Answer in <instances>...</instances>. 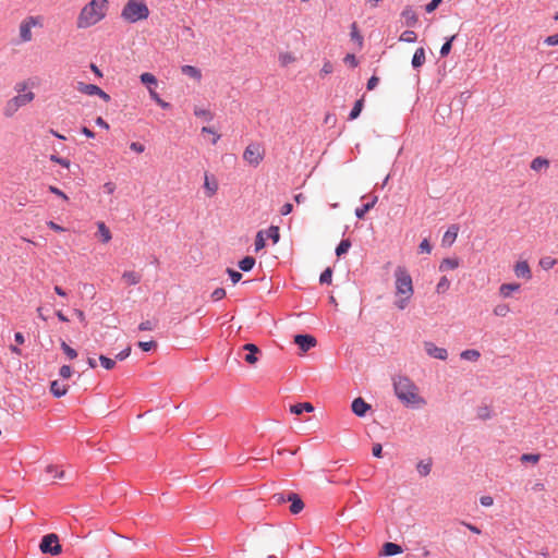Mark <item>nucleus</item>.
I'll return each mask as SVG.
<instances>
[{
	"instance_id": "338daca9",
	"label": "nucleus",
	"mask_w": 558,
	"mask_h": 558,
	"mask_svg": "<svg viewBox=\"0 0 558 558\" xmlns=\"http://www.w3.org/2000/svg\"><path fill=\"white\" fill-rule=\"evenodd\" d=\"M130 148H131L133 151L138 153V154L143 153V151H144V149H145L144 145H143V144H141V143H138V142H133V143H131Z\"/></svg>"
},
{
	"instance_id": "0e129e2a",
	"label": "nucleus",
	"mask_w": 558,
	"mask_h": 558,
	"mask_svg": "<svg viewBox=\"0 0 558 558\" xmlns=\"http://www.w3.org/2000/svg\"><path fill=\"white\" fill-rule=\"evenodd\" d=\"M130 354H131V348H130V347H128V348H125L124 350H122L120 353H118V354L116 355V360H118V361H123V360H125L126 357H129V356H130Z\"/></svg>"
},
{
	"instance_id": "2eb2a0df",
	"label": "nucleus",
	"mask_w": 558,
	"mask_h": 558,
	"mask_svg": "<svg viewBox=\"0 0 558 558\" xmlns=\"http://www.w3.org/2000/svg\"><path fill=\"white\" fill-rule=\"evenodd\" d=\"M458 232L459 227L457 225H451L442 236V245L451 246L457 240Z\"/></svg>"
},
{
	"instance_id": "ddd939ff",
	"label": "nucleus",
	"mask_w": 558,
	"mask_h": 558,
	"mask_svg": "<svg viewBox=\"0 0 558 558\" xmlns=\"http://www.w3.org/2000/svg\"><path fill=\"white\" fill-rule=\"evenodd\" d=\"M219 184L215 177L205 173L204 189L206 196L213 197L218 191Z\"/></svg>"
},
{
	"instance_id": "412c9836",
	"label": "nucleus",
	"mask_w": 558,
	"mask_h": 558,
	"mask_svg": "<svg viewBox=\"0 0 558 558\" xmlns=\"http://www.w3.org/2000/svg\"><path fill=\"white\" fill-rule=\"evenodd\" d=\"M520 289L519 283H502L499 287V295L502 298H509L513 292H517Z\"/></svg>"
},
{
	"instance_id": "864d4df0",
	"label": "nucleus",
	"mask_w": 558,
	"mask_h": 558,
	"mask_svg": "<svg viewBox=\"0 0 558 558\" xmlns=\"http://www.w3.org/2000/svg\"><path fill=\"white\" fill-rule=\"evenodd\" d=\"M226 296V290L223 288H217L211 293V299L214 301H220Z\"/></svg>"
},
{
	"instance_id": "bb28decb",
	"label": "nucleus",
	"mask_w": 558,
	"mask_h": 558,
	"mask_svg": "<svg viewBox=\"0 0 558 558\" xmlns=\"http://www.w3.org/2000/svg\"><path fill=\"white\" fill-rule=\"evenodd\" d=\"M425 62V50L423 47H420L415 50L413 58H412V65L413 68H420Z\"/></svg>"
},
{
	"instance_id": "6ab92c4d",
	"label": "nucleus",
	"mask_w": 558,
	"mask_h": 558,
	"mask_svg": "<svg viewBox=\"0 0 558 558\" xmlns=\"http://www.w3.org/2000/svg\"><path fill=\"white\" fill-rule=\"evenodd\" d=\"M181 72L184 75H187L191 78L195 80L196 82H199L202 80L201 70L194 65H183L181 66Z\"/></svg>"
},
{
	"instance_id": "9d476101",
	"label": "nucleus",
	"mask_w": 558,
	"mask_h": 558,
	"mask_svg": "<svg viewBox=\"0 0 558 558\" xmlns=\"http://www.w3.org/2000/svg\"><path fill=\"white\" fill-rule=\"evenodd\" d=\"M294 342L303 352H307L317 344L315 337L311 335H296L294 337Z\"/></svg>"
},
{
	"instance_id": "6e6552de",
	"label": "nucleus",
	"mask_w": 558,
	"mask_h": 558,
	"mask_svg": "<svg viewBox=\"0 0 558 558\" xmlns=\"http://www.w3.org/2000/svg\"><path fill=\"white\" fill-rule=\"evenodd\" d=\"M15 90L17 92V95L12 98L20 108L31 104L35 98V94L28 88L26 83L17 84Z\"/></svg>"
},
{
	"instance_id": "69168bd1",
	"label": "nucleus",
	"mask_w": 558,
	"mask_h": 558,
	"mask_svg": "<svg viewBox=\"0 0 558 558\" xmlns=\"http://www.w3.org/2000/svg\"><path fill=\"white\" fill-rule=\"evenodd\" d=\"M49 191H50L52 194H54V195H57V196H59V197L63 198L64 201H68V199H69V198H68V196H66V195H65V194H64L60 189H58V187H56V186H53V185H50V186H49Z\"/></svg>"
},
{
	"instance_id": "c756f323",
	"label": "nucleus",
	"mask_w": 558,
	"mask_h": 558,
	"mask_svg": "<svg viewBox=\"0 0 558 558\" xmlns=\"http://www.w3.org/2000/svg\"><path fill=\"white\" fill-rule=\"evenodd\" d=\"M383 553L386 556H395L402 553V548L398 544L388 542L384 544Z\"/></svg>"
},
{
	"instance_id": "052dcab7",
	"label": "nucleus",
	"mask_w": 558,
	"mask_h": 558,
	"mask_svg": "<svg viewBox=\"0 0 558 558\" xmlns=\"http://www.w3.org/2000/svg\"><path fill=\"white\" fill-rule=\"evenodd\" d=\"M202 132L203 133H207V134H213V136H214L213 137V144H216L219 141V138H220V135L217 134L211 128L204 126L202 129Z\"/></svg>"
},
{
	"instance_id": "c9c22d12",
	"label": "nucleus",
	"mask_w": 558,
	"mask_h": 558,
	"mask_svg": "<svg viewBox=\"0 0 558 558\" xmlns=\"http://www.w3.org/2000/svg\"><path fill=\"white\" fill-rule=\"evenodd\" d=\"M265 231L260 230L257 232L255 238V252L263 250L266 246Z\"/></svg>"
},
{
	"instance_id": "473e14b6",
	"label": "nucleus",
	"mask_w": 558,
	"mask_h": 558,
	"mask_svg": "<svg viewBox=\"0 0 558 558\" xmlns=\"http://www.w3.org/2000/svg\"><path fill=\"white\" fill-rule=\"evenodd\" d=\"M140 80L144 85L148 87V89L151 88V86H156L158 83L156 76L149 72L141 74Z\"/></svg>"
},
{
	"instance_id": "b1692460",
	"label": "nucleus",
	"mask_w": 558,
	"mask_h": 558,
	"mask_svg": "<svg viewBox=\"0 0 558 558\" xmlns=\"http://www.w3.org/2000/svg\"><path fill=\"white\" fill-rule=\"evenodd\" d=\"M401 15L404 19L405 24L408 26H414L417 23V15H416L415 11L412 8H410V7H407L402 11Z\"/></svg>"
},
{
	"instance_id": "79ce46f5",
	"label": "nucleus",
	"mask_w": 558,
	"mask_h": 558,
	"mask_svg": "<svg viewBox=\"0 0 558 558\" xmlns=\"http://www.w3.org/2000/svg\"><path fill=\"white\" fill-rule=\"evenodd\" d=\"M363 104H364L363 98H361V99L355 101V104H354V106H353V108H352V110L350 112V119L351 120H354V119H356L360 116V113H361V111L363 109Z\"/></svg>"
},
{
	"instance_id": "4468645a",
	"label": "nucleus",
	"mask_w": 558,
	"mask_h": 558,
	"mask_svg": "<svg viewBox=\"0 0 558 558\" xmlns=\"http://www.w3.org/2000/svg\"><path fill=\"white\" fill-rule=\"evenodd\" d=\"M514 274L519 278H524L526 280H530L532 278L531 268L526 260L518 262L514 265Z\"/></svg>"
},
{
	"instance_id": "7c9ffc66",
	"label": "nucleus",
	"mask_w": 558,
	"mask_h": 558,
	"mask_svg": "<svg viewBox=\"0 0 558 558\" xmlns=\"http://www.w3.org/2000/svg\"><path fill=\"white\" fill-rule=\"evenodd\" d=\"M460 357L465 361L476 362L481 357V353L475 349H468L460 353Z\"/></svg>"
},
{
	"instance_id": "cd10ccee",
	"label": "nucleus",
	"mask_w": 558,
	"mask_h": 558,
	"mask_svg": "<svg viewBox=\"0 0 558 558\" xmlns=\"http://www.w3.org/2000/svg\"><path fill=\"white\" fill-rule=\"evenodd\" d=\"M20 109V106L14 101L13 98L9 99L3 108V114L7 118L13 117Z\"/></svg>"
},
{
	"instance_id": "a18cd8bd",
	"label": "nucleus",
	"mask_w": 558,
	"mask_h": 558,
	"mask_svg": "<svg viewBox=\"0 0 558 558\" xmlns=\"http://www.w3.org/2000/svg\"><path fill=\"white\" fill-rule=\"evenodd\" d=\"M61 349L65 353L69 360H74L77 356V352L71 348L65 341L61 342Z\"/></svg>"
},
{
	"instance_id": "37998d69",
	"label": "nucleus",
	"mask_w": 558,
	"mask_h": 558,
	"mask_svg": "<svg viewBox=\"0 0 558 558\" xmlns=\"http://www.w3.org/2000/svg\"><path fill=\"white\" fill-rule=\"evenodd\" d=\"M351 247V242L350 240L345 239V240H342L338 246L336 247V254L337 256H341L343 254H345L349 248Z\"/></svg>"
},
{
	"instance_id": "3c124183",
	"label": "nucleus",
	"mask_w": 558,
	"mask_h": 558,
	"mask_svg": "<svg viewBox=\"0 0 558 558\" xmlns=\"http://www.w3.org/2000/svg\"><path fill=\"white\" fill-rule=\"evenodd\" d=\"M541 456L539 454H533V453H524L521 456L520 460L522 462H531V463H537L539 461Z\"/></svg>"
},
{
	"instance_id": "72a5a7b5",
	"label": "nucleus",
	"mask_w": 558,
	"mask_h": 558,
	"mask_svg": "<svg viewBox=\"0 0 558 558\" xmlns=\"http://www.w3.org/2000/svg\"><path fill=\"white\" fill-rule=\"evenodd\" d=\"M493 313L497 317H506L510 313V306L506 303L495 305Z\"/></svg>"
},
{
	"instance_id": "2f4dec72",
	"label": "nucleus",
	"mask_w": 558,
	"mask_h": 558,
	"mask_svg": "<svg viewBox=\"0 0 558 558\" xmlns=\"http://www.w3.org/2000/svg\"><path fill=\"white\" fill-rule=\"evenodd\" d=\"M377 199H378V197L374 196L372 202L363 205L362 207L356 208L355 209L356 217L362 219L365 216V214L375 206Z\"/></svg>"
},
{
	"instance_id": "423d86ee",
	"label": "nucleus",
	"mask_w": 558,
	"mask_h": 558,
	"mask_svg": "<svg viewBox=\"0 0 558 558\" xmlns=\"http://www.w3.org/2000/svg\"><path fill=\"white\" fill-rule=\"evenodd\" d=\"M39 549L43 554H50L53 556L62 553V547L59 543V537L54 533L47 534L43 537Z\"/></svg>"
},
{
	"instance_id": "774afa93",
	"label": "nucleus",
	"mask_w": 558,
	"mask_h": 558,
	"mask_svg": "<svg viewBox=\"0 0 558 558\" xmlns=\"http://www.w3.org/2000/svg\"><path fill=\"white\" fill-rule=\"evenodd\" d=\"M545 44H546L547 46H557V45H558V34H555V35L548 36V37L545 39Z\"/></svg>"
},
{
	"instance_id": "f257e3e1",
	"label": "nucleus",
	"mask_w": 558,
	"mask_h": 558,
	"mask_svg": "<svg viewBox=\"0 0 558 558\" xmlns=\"http://www.w3.org/2000/svg\"><path fill=\"white\" fill-rule=\"evenodd\" d=\"M395 306L399 311H403L410 304L413 294L414 287L413 280L408 271V269L403 266H398L395 269Z\"/></svg>"
},
{
	"instance_id": "39448f33",
	"label": "nucleus",
	"mask_w": 558,
	"mask_h": 558,
	"mask_svg": "<svg viewBox=\"0 0 558 558\" xmlns=\"http://www.w3.org/2000/svg\"><path fill=\"white\" fill-rule=\"evenodd\" d=\"M265 158V149L259 143H251L243 151V160L250 166L258 167Z\"/></svg>"
},
{
	"instance_id": "393cba45",
	"label": "nucleus",
	"mask_w": 558,
	"mask_h": 558,
	"mask_svg": "<svg viewBox=\"0 0 558 558\" xmlns=\"http://www.w3.org/2000/svg\"><path fill=\"white\" fill-rule=\"evenodd\" d=\"M123 281L129 286H135L141 281V275L136 271L129 270L122 274Z\"/></svg>"
},
{
	"instance_id": "5fc2aeb1",
	"label": "nucleus",
	"mask_w": 558,
	"mask_h": 558,
	"mask_svg": "<svg viewBox=\"0 0 558 558\" xmlns=\"http://www.w3.org/2000/svg\"><path fill=\"white\" fill-rule=\"evenodd\" d=\"M227 272L230 276L231 281H232L233 284L238 283L241 280V278H242L241 272H239L236 270H233L231 268H228Z\"/></svg>"
},
{
	"instance_id": "6e6d98bb",
	"label": "nucleus",
	"mask_w": 558,
	"mask_h": 558,
	"mask_svg": "<svg viewBox=\"0 0 558 558\" xmlns=\"http://www.w3.org/2000/svg\"><path fill=\"white\" fill-rule=\"evenodd\" d=\"M59 375L63 379L70 378L72 376V368H71V366H69V365L61 366V368L59 371Z\"/></svg>"
},
{
	"instance_id": "e433bc0d",
	"label": "nucleus",
	"mask_w": 558,
	"mask_h": 558,
	"mask_svg": "<svg viewBox=\"0 0 558 558\" xmlns=\"http://www.w3.org/2000/svg\"><path fill=\"white\" fill-rule=\"evenodd\" d=\"M450 281L447 277H441L436 286V292L438 294L446 293L449 290Z\"/></svg>"
},
{
	"instance_id": "e2e57ef3",
	"label": "nucleus",
	"mask_w": 558,
	"mask_h": 558,
	"mask_svg": "<svg viewBox=\"0 0 558 558\" xmlns=\"http://www.w3.org/2000/svg\"><path fill=\"white\" fill-rule=\"evenodd\" d=\"M480 502L484 507H490L494 504V499L492 496L485 495L480 498Z\"/></svg>"
},
{
	"instance_id": "20e7f679",
	"label": "nucleus",
	"mask_w": 558,
	"mask_h": 558,
	"mask_svg": "<svg viewBox=\"0 0 558 558\" xmlns=\"http://www.w3.org/2000/svg\"><path fill=\"white\" fill-rule=\"evenodd\" d=\"M150 11L146 0H128L122 10L121 19L130 24L145 21L149 17Z\"/></svg>"
},
{
	"instance_id": "58836bf2",
	"label": "nucleus",
	"mask_w": 558,
	"mask_h": 558,
	"mask_svg": "<svg viewBox=\"0 0 558 558\" xmlns=\"http://www.w3.org/2000/svg\"><path fill=\"white\" fill-rule=\"evenodd\" d=\"M416 470L421 476H427L430 473L432 463L420 461L416 465Z\"/></svg>"
},
{
	"instance_id": "bf43d9fd",
	"label": "nucleus",
	"mask_w": 558,
	"mask_h": 558,
	"mask_svg": "<svg viewBox=\"0 0 558 558\" xmlns=\"http://www.w3.org/2000/svg\"><path fill=\"white\" fill-rule=\"evenodd\" d=\"M138 347L143 350V351H149L151 350L153 348L156 347V342L155 341H140L138 342Z\"/></svg>"
},
{
	"instance_id": "a19ab883",
	"label": "nucleus",
	"mask_w": 558,
	"mask_h": 558,
	"mask_svg": "<svg viewBox=\"0 0 558 558\" xmlns=\"http://www.w3.org/2000/svg\"><path fill=\"white\" fill-rule=\"evenodd\" d=\"M99 362H100L101 366L107 371H111L116 367V360H112L106 355H100Z\"/></svg>"
},
{
	"instance_id": "de8ad7c7",
	"label": "nucleus",
	"mask_w": 558,
	"mask_h": 558,
	"mask_svg": "<svg viewBox=\"0 0 558 558\" xmlns=\"http://www.w3.org/2000/svg\"><path fill=\"white\" fill-rule=\"evenodd\" d=\"M417 36L413 31H405L400 35V40L404 43H414Z\"/></svg>"
},
{
	"instance_id": "aec40b11",
	"label": "nucleus",
	"mask_w": 558,
	"mask_h": 558,
	"mask_svg": "<svg viewBox=\"0 0 558 558\" xmlns=\"http://www.w3.org/2000/svg\"><path fill=\"white\" fill-rule=\"evenodd\" d=\"M314 407L310 402L296 403L290 407V412L295 415H301L303 412H313Z\"/></svg>"
},
{
	"instance_id": "a211bd4d",
	"label": "nucleus",
	"mask_w": 558,
	"mask_h": 558,
	"mask_svg": "<svg viewBox=\"0 0 558 558\" xmlns=\"http://www.w3.org/2000/svg\"><path fill=\"white\" fill-rule=\"evenodd\" d=\"M69 390V385L60 383L59 380H53L50 384V391L56 398H61L66 395Z\"/></svg>"
},
{
	"instance_id": "1a4fd4ad",
	"label": "nucleus",
	"mask_w": 558,
	"mask_h": 558,
	"mask_svg": "<svg viewBox=\"0 0 558 558\" xmlns=\"http://www.w3.org/2000/svg\"><path fill=\"white\" fill-rule=\"evenodd\" d=\"M424 350L430 357L445 361L448 357V351L445 348L437 347L432 341L424 342Z\"/></svg>"
},
{
	"instance_id": "9b49d317",
	"label": "nucleus",
	"mask_w": 558,
	"mask_h": 558,
	"mask_svg": "<svg viewBox=\"0 0 558 558\" xmlns=\"http://www.w3.org/2000/svg\"><path fill=\"white\" fill-rule=\"evenodd\" d=\"M243 351H246L247 353L244 355V360L250 365H255L258 362V354L260 353V350L257 345L254 343H246L242 347Z\"/></svg>"
},
{
	"instance_id": "c03bdc74",
	"label": "nucleus",
	"mask_w": 558,
	"mask_h": 558,
	"mask_svg": "<svg viewBox=\"0 0 558 558\" xmlns=\"http://www.w3.org/2000/svg\"><path fill=\"white\" fill-rule=\"evenodd\" d=\"M267 236L272 240L274 244L278 243L280 240L279 228L277 226L269 227L267 230Z\"/></svg>"
},
{
	"instance_id": "f03ea898",
	"label": "nucleus",
	"mask_w": 558,
	"mask_h": 558,
	"mask_svg": "<svg viewBox=\"0 0 558 558\" xmlns=\"http://www.w3.org/2000/svg\"><path fill=\"white\" fill-rule=\"evenodd\" d=\"M109 0H90L80 11L76 17V27L86 29L106 19L109 11Z\"/></svg>"
},
{
	"instance_id": "f3484780",
	"label": "nucleus",
	"mask_w": 558,
	"mask_h": 558,
	"mask_svg": "<svg viewBox=\"0 0 558 558\" xmlns=\"http://www.w3.org/2000/svg\"><path fill=\"white\" fill-rule=\"evenodd\" d=\"M76 89L81 94H84V95H87V96H97V94H99V92H100V87H98L97 85H95V84H86V83H83V82H78L77 83Z\"/></svg>"
},
{
	"instance_id": "49530a36",
	"label": "nucleus",
	"mask_w": 558,
	"mask_h": 558,
	"mask_svg": "<svg viewBox=\"0 0 558 558\" xmlns=\"http://www.w3.org/2000/svg\"><path fill=\"white\" fill-rule=\"evenodd\" d=\"M46 472L48 474H51L53 478H63L64 477V471H59L56 465L49 464L46 466Z\"/></svg>"
},
{
	"instance_id": "0eeeda50",
	"label": "nucleus",
	"mask_w": 558,
	"mask_h": 558,
	"mask_svg": "<svg viewBox=\"0 0 558 558\" xmlns=\"http://www.w3.org/2000/svg\"><path fill=\"white\" fill-rule=\"evenodd\" d=\"M40 25L39 19L35 16H28L24 19L19 27L20 39L22 43H28L33 39L32 29Z\"/></svg>"
},
{
	"instance_id": "f8f14e48",
	"label": "nucleus",
	"mask_w": 558,
	"mask_h": 558,
	"mask_svg": "<svg viewBox=\"0 0 558 558\" xmlns=\"http://www.w3.org/2000/svg\"><path fill=\"white\" fill-rule=\"evenodd\" d=\"M351 410L356 416L363 417L371 410V405L363 398L359 397L352 401Z\"/></svg>"
},
{
	"instance_id": "4c0bfd02",
	"label": "nucleus",
	"mask_w": 558,
	"mask_h": 558,
	"mask_svg": "<svg viewBox=\"0 0 558 558\" xmlns=\"http://www.w3.org/2000/svg\"><path fill=\"white\" fill-rule=\"evenodd\" d=\"M149 96L150 98L156 101V104L158 106H160L162 109H169L170 108V104L162 100L159 95L155 92L154 88H149Z\"/></svg>"
},
{
	"instance_id": "603ef678",
	"label": "nucleus",
	"mask_w": 558,
	"mask_h": 558,
	"mask_svg": "<svg viewBox=\"0 0 558 558\" xmlns=\"http://www.w3.org/2000/svg\"><path fill=\"white\" fill-rule=\"evenodd\" d=\"M50 160L56 162V163H59L61 165L62 167L64 168H69L71 162L69 159H65V158H61V157H58L57 155H51L50 156Z\"/></svg>"
},
{
	"instance_id": "4be33fe9",
	"label": "nucleus",
	"mask_w": 558,
	"mask_h": 558,
	"mask_svg": "<svg viewBox=\"0 0 558 558\" xmlns=\"http://www.w3.org/2000/svg\"><path fill=\"white\" fill-rule=\"evenodd\" d=\"M97 234L100 236L102 243H108L112 239L111 232L104 221L97 222Z\"/></svg>"
},
{
	"instance_id": "ea45409f",
	"label": "nucleus",
	"mask_w": 558,
	"mask_h": 558,
	"mask_svg": "<svg viewBox=\"0 0 558 558\" xmlns=\"http://www.w3.org/2000/svg\"><path fill=\"white\" fill-rule=\"evenodd\" d=\"M556 264H557V259L553 258L550 256H546V257H543L539 259V266L545 270H549V269L554 268V266Z\"/></svg>"
},
{
	"instance_id": "13d9d810",
	"label": "nucleus",
	"mask_w": 558,
	"mask_h": 558,
	"mask_svg": "<svg viewBox=\"0 0 558 558\" xmlns=\"http://www.w3.org/2000/svg\"><path fill=\"white\" fill-rule=\"evenodd\" d=\"M420 252L421 253H426V254H429L432 252V245L429 243V241L427 239H424L421 243H420Z\"/></svg>"
},
{
	"instance_id": "09e8293b",
	"label": "nucleus",
	"mask_w": 558,
	"mask_h": 558,
	"mask_svg": "<svg viewBox=\"0 0 558 558\" xmlns=\"http://www.w3.org/2000/svg\"><path fill=\"white\" fill-rule=\"evenodd\" d=\"M331 278H332V270H331V268L328 267L322 272V275L319 277V282L329 284V283H331Z\"/></svg>"
},
{
	"instance_id": "a878e982",
	"label": "nucleus",
	"mask_w": 558,
	"mask_h": 558,
	"mask_svg": "<svg viewBox=\"0 0 558 558\" xmlns=\"http://www.w3.org/2000/svg\"><path fill=\"white\" fill-rule=\"evenodd\" d=\"M531 169L534 171H541L543 169H548L549 167V160L544 157H536L531 162Z\"/></svg>"
},
{
	"instance_id": "dca6fc26",
	"label": "nucleus",
	"mask_w": 558,
	"mask_h": 558,
	"mask_svg": "<svg viewBox=\"0 0 558 558\" xmlns=\"http://www.w3.org/2000/svg\"><path fill=\"white\" fill-rule=\"evenodd\" d=\"M287 501H290L291 505H290V511L293 513V514H296L299 512H301L304 508V502L301 500V498L299 497V495L294 494V493H290L287 497Z\"/></svg>"
},
{
	"instance_id": "c85d7f7f",
	"label": "nucleus",
	"mask_w": 558,
	"mask_h": 558,
	"mask_svg": "<svg viewBox=\"0 0 558 558\" xmlns=\"http://www.w3.org/2000/svg\"><path fill=\"white\" fill-rule=\"evenodd\" d=\"M278 59L281 66H288L296 61V57L290 51L280 52Z\"/></svg>"
},
{
	"instance_id": "f704fd0d",
	"label": "nucleus",
	"mask_w": 558,
	"mask_h": 558,
	"mask_svg": "<svg viewBox=\"0 0 558 558\" xmlns=\"http://www.w3.org/2000/svg\"><path fill=\"white\" fill-rule=\"evenodd\" d=\"M255 265V258L251 256H246L239 262V267L243 271H250Z\"/></svg>"
},
{
	"instance_id": "8fccbe9b",
	"label": "nucleus",
	"mask_w": 558,
	"mask_h": 558,
	"mask_svg": "<svg viewBox=\"0 0 558 558\" xmlns=\"http://www.w3.org/2000/svg\"><path fill=\"white\" fill-rule=\"evenodd\" d=\"M456 38V35L451 36L440 48V54L442 57H446L447 54H449L450 50H451V45H452V41L454 40Z\"/></svg>"
},
{
	"instance_id": "680f3d73",
	"label": "nucleus",
	"mask_w": 558,
	"mask_h": 558,
	"mask_svg": "<svg viewBox=\"0 0 558 558\" xmlns=\"http://www.w3.org/2000/svg\"><path fill=\"white\" fill-rule=\"evenodd\" d=\"M442 0H432L428 4H426L425 10L427 13H432L437 9V7L441 3Z\"/></svg>"
},
{
	"instance_id": "4d7b16f0",
	"label": "nucleus",
	"mask_w": 558,
	"mask_h": 558,
	"mask_svg": "<svg viewBox=\"0 0 558 558\" xmlns=\"http://www.w3.org/2000/svg\"><path fill=\"white\" fill-rule=\"evenodd\" d=\"M332 71H333L332 63L330 61H325L323 64V68L320 70V75L322 76L328 75V74L332 73Z\"/></svg>"
},
{
	"instance_id": "5701e85b",
	"label": "nucleus",
	"mask_w": 558,
	"mask_h": 558,
	"mask_svg": "<svg viewBox=\"0 0 558 558\" xmlns=\"http://www.w3.org/2000/svg\"><path fill=\"white\" fill-rule=\"evenodd\" d=\"M460 265V260L459 258L457 257H448V258H444L439 265V269L441 271H446V270H452V269H456L458 268Z\"/></svg>"
},
{
	"instance_id": "7ed1b4c3",
	"label": "nucleus",
	"mask_w": 558,
	"mask_h": 558,
	"mask_svg": "<svg viewBox=\"0 0 558 558\" xmlns=\"http://www.w3.org/2000/svg\"><path fill=\"white\" fill-rule=\"evenodd\" d=\"M393 388L398 399L407 405H425L426 401L418 393L417 386L405 376H398L393 380Z\"/></svg>"
}]
</instances>
